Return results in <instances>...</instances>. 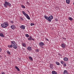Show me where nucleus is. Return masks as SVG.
<instances>
[{
    "instance_id": "f3484780",
    "label": "nucleus",
    "mask_w": 74,
    "mask_h": 74,
    "mask_svg": "<svg viewBox=\"0 0 74 74\" xmlns=\"http://www.w3.org/2000/svg\"><path fill=\"white\" fill-rule=\"evenodd\" d=\"M32 36H30L29 38H28V40H32Z\"/></svg>"
},
{
    "instance_id": "5701e85b",
    "label": "nucleus",
    "mask_w": 74,
    "mask_h": 74,
    "mask_svg": "<svg viewBox=\"0 0 74 74\" xmlns=\"http://www.w3.org/2000/svg\"><path fill=\"white\" fill-rule=\"evenodd\" d=\"M56 64H57V65H58V66L60 65V64L58 62H56Z\"/></svg>"
},
{
    "instance_id": "58836bf2",
    "label": "nucleus",
    "mask_w": 74,
    "mask_h": 74,
    "mask_svg": "<svg viewBox=\"0 0 74 74\" xmlns=\"http://www.w3.org/2000/svg\"><path fill=\"white\" fill-rule=\"evenodd\" d=\"M32 40H33V41H34V39L33 38H32Z\"/></svg>"
},
{
    "instance_id": "a878e982",
    "label": "nucleus",
    "mask_w": 74,
    "mask_h": 74,
    "mask_svg": "<svg viewBox=\"0 0 74 74\" xmlns=\"http://www.w3.org/2000/svg\"><path fill=\"white\" fill-rule=\"evenodd\" d=\"M25 35L26 37H29V35L27 34Z\"/></svg>"
},
{
    "instance_id": "f8f14e48",
    "label": "nucleus",
    "mask_w": 74,
    "mask_h": 74,
    "mask_svg": "<svg viewBox=\"0 0 74 74\" xmlns=\"http://www.w3.org/2000/svg\"><path fill=\"white\" fill-rule=\"evenodd\" d=\"M70 0H66V3L69 4H70Z\"/></svg>"
},
{
    "instance_id": "79ce46f5",
    "label": "nucleus",
    "mask_w": 74,
    "mask_h": 74,
    "mask_svg": "<svg viewBox=\"0 0 74 74\" xmlns=\"http://www.w3.org/2000/svg\"><path fill=\"white\" fill-rule=\"evenodd\" d=\"M20 19H21V18H21V17H20Z\"/></svg>"
},
{
    "instance_id": "cd10ccee",
    "label": "nucleus",
    "mask_w": 74,
    "mask_h": 74,
    "mask_svg": "<svg viewBox=\"0 0 74 74\" xmlns=\"http://www.w3.org/2000/svg\"><path fill=\"white\" fill-rule=\"evenodd\" d=\"M31 26H34V24L33 23H31L30 24Z\"/></svg>"
},
{
    "instance_id": "a19ab883",
    "label": "nucleus",
    "mask_w": 74,
    "mask_h": 74,
    "mask_svg": "<svg viewBox=\"0 0 74 74\" xmlns=\"http://www.w3.org/2000/svg\"><path fill=\"white\" fill-rule=\"evenodd\" d=\"M0 58H1V56L0 55Z\"/></svg>"
},
{
    "instance_id": "ddd939ff",
    "label": "nucleus",
    "mask_w": 74,
    "mask_h": 74,
    "mask_svg": "<svg viewBox=\"0 0 74 74\" xmlns=\"http://www.w3.org/2000/svg\"><path fill=\"white\" fill-rule=\"evenodd\" d=\"M64 74H68V72H67V71L65 70H64V71L63 72Z\"/></svg>"
},
{
    "instance_id": "4468645a",
    "label": "nucleus",
    "mask_w": 74,
    "mask_h": 74,
    "mask_svg": "<svg viewBox=\"0 0 74 74\" xmlns=\"http://www.w3.org/2000/svg\"><path fill=\"white\" fill-rule=\"evenodd\" d=\"M15 69L17 70V71H20V70L19 69L18 67V66H16L15 67Z\"/></svg>"
},
{
    "instance_id": "39448f33",
    "label": "nucleus",
    "mask_w": 74,
    "mask_h": 74,
    "mask_svg": "<svg viewBox=\"0 0 74 74\" xmlns=\"http://www.w3.org/2000/svg\"><path fill=\"white\" fill-rule=\"evenodd\" d=\"M12 47H13L14 49H16L17 48H18V45L16 44L15 45V44H14L13 45H12Z\"/></svg>"
},
{
    "instance_id": "20e7f679",
    "label": "nucleus",
    "mask_w": 74,
    "mask_h": 74,
    "mask_svg": "<svg viewBox=\"0 0 74 74\" xmlns=\"http://www.w3.org/2000/svg\"><path fill=\"white\" fill-rule=\"evenodd\" d=\"M22 13L23 14V15H25V16L28 19H29V20H30V17H29V15H28V14L26 13H25V12L23 11Z\"/></svg>"
},
{
    "instance_id": "7ed1b4c3",
    "label": "nucleus",
    "mask_w": 74,
    "mask_h": 74,
    "mask_svg": "<svg viewBox=\"0 0 74 74\" xmlns=\"http://www.w3.org/2000/svg\"><path fill=\"white\" fill-rule=\"evenodd\" d=\"M8 26V23L7 22L3 23V24H1V26L3 28H5Z\"/></svg>"
},
{
    "instance_id": "4be33fe9",
    "label": "nucleus",
    "mask_w": 74,
    "mask_h": 74,
    "mask_svg": "<svg viewBox=\"0 0 74 74\" xmlns=\"http://www.w3.org/2000/svg\"><path fill=\"white\" fill-rule=\"evenodd\" d=\"M22 46L24 47H26V44L25 43H22Z\"/></svg>"
},
{
    "instance_id": "9b49d317",
    "label": "nucleus",
    "mask_w": 74,
    "mask_h": 74,
    "mask_svg": "<svg viewBox=\"0 0 74 74\" xmlns=\"http://www.w3.org/2000/svg\"><path fill=\"white\" fill-rule=\"evenodd\" d=\"M52 74H58L57 72L55 71H53L52 72Z\"/></svg>"
},
{
    "instance_id": "2eb2a0df",
    "label": "nucleus",
    "mask_w": 74,
    "mask_h": 74,
    "mask_svg": "<svg viewBox=\"0 0 74 74\" xmlns=\"http://www.w3.org/2000/svg\"><path fill=\"white\" fill-rule=\"evenodd\" d=\"M11 27L12 29H13V30H14L15 29V27L14 25H12L11 26Z\"/></svg>"
},
{
    "instance_id": "7c9ffc66",
    "label": "nucleus",
    "mask_w": 74,
    "mask_h": 74,
    "mask_svg": "<svg viewBox=\"0 0 74 74\" xmlns=\"http://www.w3.org/2000/svg\"><path fill=\"white\" fill-rule=\"evenodd\" d=\"M10 22L12 23H14V22H13V21H10Z\"/></svg>"
},
{
    "instance_id": "0eeeda50",
    "label": "nucleus",
    "mask_w": 74,
    "mask_h": 74,
    "mask_svg": "<svg viewBox=\"0 0 74 74\" xmlns=\"http://www.w3.org/2000/svg\"><path fill=\"white\" fill-rule=\"evenodd\" d=\"M20 28H21L22 29H25V26L23 25H22L21 26L19 27Z\"/></svg>"
},
{
    "instance_id": "6e6552de",
    "label": "nucleus",
    "mask_w": 74,
    "mask_h": 74,
    "mask_svg": "<svg viewBox=\"0 0 74 74\" xmlns=\"http://www.w3.org/2000/svg\"><path fill=\"white\" fill-rule=\"evenodd\" d=\"M39 44L40 46H44V45H45V44L42 42H40L39 43Z\"/></svg>"
},
{
    "instance_id": "a211bd4d",
    "label": "nucleus",
    "mask_w": 74,
    "mask_h": 74,
    "mask_svg": "<svg viewBox=\"0 0 74 74\" xmlns=\"http://www.w3.org/2000/svg\"><path fill=\"white\" fill-rule=\"evenodd\" d=\"M0 36L2 37H4V36L3 34L2 33L0 34Z\"/></svg>"
},
{
    "instance_id": "2f4dec72",
    "label": "nucleus",
    "mask_w": 74,
    "mask_h": 74,
    "mask_svg": "<svg viewBox=\"0 0 74 74\" xmlns=\"http://www.w3.org/2000/svg\"><path fill=\"white\" fill-rule=\"evenodd\" d=\"M46 40L47 41H49V40H48V39L46 38Z\"/></svg>"
},
{
    "instance_id": "dca6fc26",
    "label": "nucleus",
    "mask_w": 74,
    "mask_h": 74,
    "mask_svg": "<svg viewBox=\"0 0 74 74\" xmlns=\"http://www.w3.org/2000/svg\"><path fill=\"white\" fill-rule=\"evenodd\" d=\"M50 69H52V68H53V64H51L50 65Z\"/></svg>"
},
{
    "instance_id": "e433bc0d",
    "label": "nucleus",
    "mask_w": 74,
    "mask_h": 74,
    "mask_svg": "<svg viewBox=\"0 0 74 74\" xmlns=\"http://www.w3.org/2000/svg\"><path fill=\"white\" fill-rule=\"evenodd\" d=\"M55 21H58V19H55Z\"/></svg>"
},
{
    "instance_id": "c756f323",
    "label": "nucleus",
    "mask_w": 74,
    "mask_h": 74,
    "mask_svg": "<svg viewBox=\"0 0 74 74\" xmlns=\"http://www.w3.org/2000/svg\"><path fill=\"white\" fill-rule=\"evenodd\" d=\"M36 51L38 52H39V50H38V49H36Z\"/></svg>"
},
{
    "instance_id": "6ab92c4d",
    "label": "nucleus",
    "mask_w": 74,
    "mask_h": 74,
    "mask_svg": "<svg viewBox=\"0 0 74 74\" xmlns=\"http://www.w3.org/2000/svg\"><path fill=\"white\" fill-rule=\"evenodd\" d=\"M11 43H12V45H13L14 44H16L15 41H11Z\"/></svg>"
},
{
    "instance_id": "f704fd0d",
    "label": "nucleus",
    "mask_w": 74,
    "mask_h": 74,
    "mask_svg": "<svg viewBox=\"0 0 74 74\" xmlns=\"http://www.w3.org/2000/svg\"><path fill=\"white\" fill-rule=\"evenodd\" d=\"M21 21H23V18H21Z\"/></svg>"
},
{
    "instance_id": "bb28decb",
    "label": "nucleus",
    "mask_w": 74,
    "mask_h": 74,
    "mask_svg": "<svg viewBox=\"0 0 74 74\" xmlns=\"http://www.w3.org/2000/svg\"><path fill=\"white\" fill-rule=\"evenodd\" d=\"M22 8H25V6L24 5H23L21 6Z\"/></svg>"
},
{
    "instance_id": "f257e3e1",
    "label": "nucleus",
    "mask_w": 74,
    "mask_h": 74,
    "mask_svg": "<svg viewBox=\"0 0 74 74\" xmlns=\"http://www.w3.org/2000/svg\"><path fill=\"white\" fill-rule=\"evenodd\" d=\"M45 18L49 22H51L52 20L53 19V16L51 15L49 16V17H48V16L46 15L44 16Z\"/></svg>"
},
{
    "instance_id": "412c9836",
    "label": "nucleus",
    "mask_w": 74,
    "mask_h": 74,
    "mask_svg": "<svg viewBox=\"0 0 74 74\" xmlns=\"http://www.w3.org/2000/svg\"><path fill=\"white\" fill-rule=\"evenodd\" d=\"M29 60H30L31 61H33V58L32 57H29Z\"/></svg>"
},
{
    "instance_id": "393cba45",
    "label": "nucleus",
    "mask_w": 74,
    "mask_h": 74,
    "mask_svg": "<svg viewBox=\"0 0 74 74\" xmlns=\"http://www.w3.org/2000/svg\"><path fill=\"white\" fill-rule=\"evenodd\" d=\"M69 19L71 21H72V20H73V18L71 17H69Z\"/></svg>"
},
{
    "instance_id": "c9c22d12",
    "label": "nucleus",
    "mask_w": 74,
    "mask_h": 74,
    "mask_svg": "<svg viewBox=\"0 0 74 74\" xmlns=\"http://www.w3.org/2000/svg\"><path fill=\"white\" fill-rule=\"evenodd\" d=\"M1 74H5L4 72H2Z\"/></svg>"
},
{
    "instance_id": "72a5a7b5",
    "label": "nucleus",
    "mask_w": 74,
    "mask_h": 74,
    "mask_svg": "<svg viewBox=\"0 0 74 74\" xmlns=\"http://www.w3.org/2000/svg\"><path fill=\"white\" fill-rule=\"evenodd\" d=\"M1 51H2L1 49L0 48V52H1Z\"/></svg>"
},
{
    "instance_id": "423d86ee",
    "label": "nucleus",
    "mask_w": 74,
    "mask_h": 74,
    "mask_svg": "<svg viewBox=\"0 0 74 74\" xmlns=\"http://www.w3.org/2000/svg\"><path fill=\"white\" fill-rule=\"evenodd\" d=\"M27 49L29 51H32V47L29 46L27 48Z\"/></svg>"
},
{
    "instance_id": "1a4fd4ad",
    "label": "nucleus",
    "mask_w": 74,
    "mask_h": 74,
    "mask_svg": "<svg viewBox=\"0 0 74 74\" xmlns=\"http://www.w3.org/2000/svg\"><path fill=\"white\" fill-rule=\"evenodd\" d=\"M61 47L63 48H65V47H66V46H65V45L64 44H62L61 45Z\"/></svg>"
},
{
    "instance_id": "b1692460",
    "label": "nucleus",
    "mask_w": 74,
    "mask_h": 74,
    "mask_svg": "<svg viewBox=\"0 0 74 74\" xmlns=\"http://www.w3.org/2000/svg\"><path fill=\"white\" fill-rule=\"evenodd\" d=\"M8 47L9 48H12V45H10L8 46Z\"/></svg>"
},
{
    "instance_id": "c85d7f7f",
    "label": "nucleus",
    "mask_w": 74,
    "mask_h": 74,
    "mask_svg": "<svg viewBox=\"0 0 74 74\" xmlns=\"http://www.w3.org/2000/svg\"><path fill=\"white\" fill-rule=\"evenodd\" d=\"M60 62L61 64H63V63H64V62H63V61H61Z\"/></svg>"
},
{
    "instance_id": "9d476101",
    "label": "nucleus",
    "mask_w": 74,
    "mask_h": 74,
    "mask_svg": "<svg viewBox=\"0 0 74 74\" xmlns=\"http://www.w3.org/2000/svg\"><path fill=\"white\" fill-rule=\"evenodd\" d=\"M68 58H66V57H64L63 58V60L64 61H68Z\"/></svg>"
},
{
    "instance_id": "4c0bfd02",
    "label": "nucleus",
    "mask_w": 74,
    "mask_h": 74,
    "mask_svg": "<svg viewBox=\"0 0 74 74\" xmlns=\"http://www.w3.org/2000/svg\"><path fill=\"white\" fill-rule=\"evenodd\" d=\"M63 39H64V40H66V38H63Z\"/></svg>"
},
{
    "instance_id": "aec40b11",
    "label": "nucleus",
    "mask_w": 74,
    "mask_h": 74,
    "mask_svg": "<svg viewBox=\"0 0 74 74\" xmlns=\"http://www.w3.org/2000/svg\"><path fill=\"white\" fill-rule=\"evenodd\" d=\"M7 54H8V55H10L11 54V53L10 52V51H9L8 50H7Z\"/></svg>"
},
{
    "instance_id": "473e14b6",
    "label": "nucleus",
    "mask_w": 74,
    "mask_h": 74,
    "mask_svg": "<svg viewBox=\"0 0 74 74\" xmlns=\"http://www.w3.org/2000/svg\"><path fill=\"white\" fill-rule=\"evenodd\" d=\"M64 66H66V63H64Z\"/></svg>"
},
{
    "instance_id": "f03ea898",
    "label": "nucleus",
    "mask_w": 74,
    "mask_h": 74,
    "mask_svg": "<svg viewBox=\"0 0 74 74\" xmlns=\"http://www.w3.org/2000/svg\"><path fill=\"white\" fill-rule=\"evenodd\" d=\"M3 5L5 8H7L8 6L11 7V4L10 2L5 1V3L3 4Z\"/></svg>"
},
{
    "instance_id": "ea45409f",
    "label": "nucleus",
    "mask_w": 74,
    "mask_h": 74,
    "mask_svg": "<svg viewBox=\"0 0 74 74\" xmlns=\"http://www.w3.org/2000/svg\"><path fill=\"white\" fill-rule=\"evenodd\" d=\"M40 47H41V48H43V47H42V46H40Z\"/></svg>"
}]
</instances>
